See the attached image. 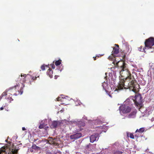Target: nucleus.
I'll return each instance as SVG.
<instances>
[{
	"instance_id": "5",
	"label": "nucleus",
	"mask_w": 154,
	"mask_h": 154,
	"mask_svg": "<svg viewBox=\"0 0 154 154\" xmlns=\"http://www.w3.org/2000/svg\"><path fill=\"white\" fill-rule=\"evenodd\" d=\"M145 47L149 49L152 48L154 45V38L150 37L145 40L144 43Z\"/></svg>"
},
{
	"instance_id": "15",
	"label": "nucleus",
	"mask_w": 154,
	"mask_h": 154,
	"mask_svg": "<svg viewBox=\"0 0 154 154\" xmlns=\"http://www.w3.org/2000/svg\"><path fill=\"white\" fill-rule=\"evenodd\" d=\"M31 147L32 149L37 151L41 150V147L37 146L35 144H33Z\"/></svg>"
},
{
	"instance_id": "16",
	"label": "nucleus",
	"mask_w": 154,
	"mask_h": 154,
	"mask_svg": "<svg viewBox=\"0 0 154 154\" xmlns=\"http://www.w3.org/2000/svg\"><path fill=\"white\" fill-rule=\"evenodd\" d=\"M145 130V128H140L139 129H137L136 131L135 132V133H137L138 132L139 133H142Z\"/></svg>"
},
{
	"instance_id": "14",
	"label": "nucleus",
	"mask_w": 154,
	"mask_h": 154,
	"mask_svg": "<svg viewBox=\"0 0 154 154\" xmlns=\"http://www.w3.org/2000/svg\"><path fill=\"white\" fill-rule=\"evenodd\" d=\"M47 74L50 78H52V77L53 71L51 70V69L49 68L48 69L47 72Z\"/></svg>"
},
{
	"instance_id": "13",
	"label": "nucleus",
	"mask_w": 154,
	"mask_h": 154,
	"mask_svg": "<svg viewBox=\"0 0 154 154\" xmlns=\"http://www.w3.org/2000/svg\"><path fill=\"white\" fill-rule=\"evenodd\" d=\"M119 49L116 47H113L112 51V54H116L119 53Z\"/></svg>"
},
{
	"instance_id": "30",
	"label": "nucleus",
	"mask_w": 154,
	"mask_h": 154,
	"mask_svg": "<svg viewBox=\"0 0 154 154\" xmlns=\"http://www.w3.org/2000/svg\"><path fill=\"white\" fill-rule=\"evenodd\" d=\"M99 57V56L98 55H97L95 57H93V58H94V60H96V57Z\"/></svg>"
},
{
	"instance_id": "3",
	"label": "nucleus",
	"mask_w": 154,
	"mask_h": 154,
	"mask_svg": "<svg viewBox=\"0 0 154 154\" xmlns=\"http://www.w3.org/2000/svg\"><path fill=\"white\" fill-rule=\"evenodd\" d=\"M142 101V99L140 95L139 94L135 96L134 101L135 105L139 107V109L141 108L143 106Z\"/></svg>"
},
{
	"instance_id": "19",
	"label": "nucleus",
	"mask_w": 154,
	"mask_h": 154,
	"mask_svg": "<svg viewBox=\"0 0 154 154\" xmlns=\"http://www.w3.org/2000/svg\"><path fill=\"white\" fill-rule=\"evenodd\" d=\"M61 60H58L56 61L55 62V64L56 66H58L61 64Z\"/></svg>"
},
{
	"instance_id": "33",
	"label": "nucleus",
	"mask_w": 154,
	"mask_h": 154,
	"mask_svg": "<svg viewBox=\"0 0 154 154\" xmlns=\"http://www.w3.org/2000/svg\"><path fill=\"white\" fill-rule=\"evenodd\" d=\"M22 129L23 131H25L26 130V129L25 128V127H23L22 128Z\"/></svg>"
},
{
	"instance_id": "31",
	"label": "nucleus",
	"mask_w": 154,
	"mask_h": 154,
	"mask_svg": "<svg viewBox=\"0 0 154 154\" xmlns=\"http://www.w3.org/2000/svg\"><path fill=\"white\" fill-rule=\"evenodd\" d=\"M115 45L116 46L115 47H116V48H118V49H119V45L118 44H115Z\"/></svg>"
},
{
	"instance_id": "10",
	"label": "nucleus",
	"mask_w": 154,
	"mask_h": 154,
	"mask_svg": "<svg viewBox=\"0 0 154 154\" xmlns=\"http://www.w3.org/2000/svg\"><path fill=\"white\" fill-rule=\"evenodd\" d=\"M60 124V122L58 121H54L52 122L50 126L51 128H56L58 125Z\"/></svg>"
},
{
	"instance_id": "27",
	"label": "nucleus",
	"mask_w": 154,
	"mask_h": 154,
	"mask_svg": "<svg viewBox=\"0 0 154 154\" xmlns=\"http://www.w3.org/2000/svg\"><path fill=\"white\" fill-rule=\"evenodd\" d=\"M105 85H107V84L104 82L102 84V86L103 87V88L105 90Z\"/></svg>"
},
{
	"instance_id": "7",
	"label": "nucleus",
	"mask_w": 154,
	"mask_h": 154,
	"mask_svg": "<svg viewBox=\"0 0 154 154\" xmlns=\"http://www.w3.org/2000/svg\"><path fill=\"white\" fill-rule=\"evenodd\" d=\"M99 134L97 133L94 134L90 137V141L91 143L97 140L99 138Z\"/></svg>"
},
{
	"instance_id": "34",
	"label": "nucleus",
	"mask_w": 154,
	"mask_h": 154,
	"mask_svg": "<svg viewBox=\"0 0 154 154\" xmlns=\"http://www.w3.org/2000/svg\"><path fill=\"white\" fill-rule=\"evenodd\" d=\"M3 109H4V107H2L0 108V110H3Z\"/></svg>"
},
{
	"instance_id": "9",
	"label": "nucleus",
	"mask_w": 154,
	"mask_h": 154,
	"mask_svg": "<svg viewBox=\"0 0 154 154\" xmlns=\"http://www.w3.org/2000/svg\"><path fill=\"white\" fill-rule=\"evenodd\" d=\"M82 137V134L81 133H78L70 136V138L71 139L76 140Z\"/></svg>"
},
{
	"instance_id": "20",
	"label": "nucleus",
	"mask_w": 154,
	"mask_h": 154,
	"mask_svg": "<svg viewBox=\"0 0 154 154\" xmlns=\"http://www.w3.org/2000/svg\"><path fill=\"white\" fill-rule=\"evenodd\" d=\"M10 95H11V94H8V96L9 97L7 98V100H9V102L11 103V101H12L13 100L12 98L11 97H10Z\"/></svg>"
},
{
	"instance_id": "36",
	"label": "nucleus",
	"mask_w": 154,
	"mask_h": 154,
	"mask_svg": "<svg viewBox=\"0 0 154 154\" xmlns=\"http://www.w3.org/2000/svg\"><path fill=\"white\" fill-rule=\"evenodd\" d=\"M129 133H127V136L128 137H129Z\"/></svg>"
},
{
	"instance_id": "6",
	"label": "nucleus",
	"mask_w": 154,
	"mask_h": 154,
	"mask_svg": "<svg viewBox=\"0 0 154 154\" xmlns=\"http://www.w3.org/2000/svg\"><path fill=\"white\" fill-rule=\"evenodd\" d=\"M26 75L22 74L20 76L19 75L18 77L16 78L15 81L16 82H19L22 85V86L24 87V83L26 81H27V78H26Z\"/></svg>"
},
{
	"instance_id": "26",
	"label": "nucleus",
	"mask_w": 154,
	"mask_h": 154,
	"mask_svg": "<svg viewBox=\"0 0 154 154\" xmlns=\"http://www.w3.org/2000/svg\"><path fill=\"white\" fill-rule=\"evenodd\" d=\"M129 137L130 138L132 139H134V135L132 133H130L129 134Z\"/></svg>"
},
{
	"instance_id": "4",
	"label": "nucleus",
	"mask_w": 154,
	"mask_h": 154,
	"mask_svg": "<svg viewBox=\"0 0 154 154\" xmlns=\"http://www.w3.org/2000/svg\"><path fill=\"white\" fill-rule=\"evenodd\" d=\"M131 107L123 104L120 106L119 110L120 113L127 114L131 112Z\"/></svg>"
},
{
	"instance_id": "12",
	"label": "nucleus",
	"mask_w": 154,
	"mask_h": 154,
	"mask_svg": "<svg viewBox=\"0 0 154 154\" xmlns=\"http://www.w3.org/2000/svg\"><path fill=\"white\" fill-rule=\"evenodd\" d=\"M136 111L134 110L128 116V117L129 118H134L136 116Z\"/></svg>"
},
{
	"instance_id": "18",
	"label": "nucleus",
	"mask_w": 154,
	"mask_h": 154,
	"mask_svg": "<svg viewBox=\"0 0 154 154\" xmlns=\"http://www.w3.org/2000/svg\"><path fill=\"white\" fill-rule=\"evenodd\" d=\"M108 59L110 60H115V57L114 54H111V55H110L108 57Z\"/></svg>"
},
{
	"instance_id": "24",
	"label": "nucleus",
	"mask_w": 154,
	"mask_h": 154,
	"mask_svg": "<svg viewBox=\"0 0 154 154\" xmlns=\"http://www.w3.org/2000/svg\"><path fill=\"white\" fill-rule=\"evenodd\" d=\"M45 127V126L44 124H40L39 126V128L40 129L44 128Z\"/></svg>"
},
{
	"instance_id": "23",
	"label": "nucleus",
	"mask_w": 154,
	"mask_h": 154,
	"mask_svg": "<svg viewBox=\"0 0 154 154\" xmlns=\"http://www.w3.org/2000/svg\"><path fill=\"white\" fill-rule=\"evenodd\" d=\"M24 87H23L22 86V85H21V88L20 89V91H18L19 92V93H20V94H22L23 93V88Z\"/></svg>"
},
{
	"instance_id": "1",
	"label": "nucleus",
	"mask_w": 154,
	"mask_h": 154,
	"mask_svg": "<svg viewBox=\"0 0 154 154\" xmlns=\"http://www.w3.org/2000/svg\"><path fill=\"white\" fill-rule=\"evenodd\" d=\"M118 67L120 68L119 74L121 76L117 85L119 90L124 88L129 89L136 93L138 91L139 85L137 83L133 75H132L126 68V64L123 61H118L117 63Z\"/></svg>"
},
{
	"instance_id": "35",
	"label": "nucleus",
	"mask_w": 154,
	"mask_h": 154,
	"mask_svg": "<svg viewBox=\"0 0 154 154\" xmlns=\"http://www.w3.org/2000/svg\"><path fill=\"white\" fill-rule=\"evenodd\" d=\"M60 97H58L57 98V100L58 101H59L60 100Z\"/></svg>"
},
{
	"instance_id": "17",
	"label": "nucleus",
	"mask_w": 154,
	"mask_h": 154,
	"mask_svg": "<svg viewBox=\"0 0 154 154\" xmlns=\"http://www.w3.org/2000/svg\"><path fill=\"white\" fill-rule=\"evenodd\" d=\"M146 47H143L142 46H140V47L138 48V50L140 51L143 52L145 51V49L146 48Z\"/></svg>"
},
{
	"instance_id": "38",
	"label": "nucleus",
	"mask_w": 154,
	"mask_h": 154,
	"mask_svg": "<svg viewBox=\"0 0 154 154\" xmlns=\"http://www.w3.org/2000/svg\"><path fill=\"white\" fill-rule=\"evenodd\" d=\"M14 94L15 95H17V94H16L15 93H14Z\"/></svg>"
},
{
	"instance_id": "11",
	"label": "nucleus",
	"mask_w": 154,
	"mask_h": 154,
	"mask_svg": "<svg viewBox=\"0 0 154 154\" xmlns=\"http://www.w3.org/2000/svg\"><path fill=\"white\" fill-rule=\"evenodd\" d=\"M48 142L50 144H53L55 145H57V143L56 142L55 139H53L52 137L49 138Z\"/></svg>"
},
{
	"instance_id": "22",
	"label": "nucleus",
	"mask_w": 154,
	"mask_h": 154,
	"mask_svg": "<svg viewBox=\"0 0 154 154\" xmlns=\"http://www.w3.org/2000/svg\"><path fill=\"white\" fill-rule=\"evenodd\" d=\"M124 152V150H123L122 151H121L118 150L114 152V154H122Z\"/></svg>"
},
{
	"instance_id": "2",
	"label": "nucleus",
	"mask_w": 154,
	"mask_h": 154,
	"mask_svg": "<svg viewBox=\"0 0 154 154\" xmlns=\"http://www.w3.org/2000/svg\"><path fill=\"white\" fill-rule=\"evenodd\" d=\"M19 83H18V84H17V85L14 87H11L7 89L0 96V100H1L3 97L6 96L7 95L11 94L12 95L11 93H13L14 92L16 91V89L17 87L18 88H19Z\"/></svg>"
},
{
	"instance_id": "8",
	"label": "nucleus",
	"mask_w": 154,
	"mask_h": 154,
	"mask_svg": "<svg viewBox=\"0 0 154 154\" xmlns=\"http://www.w3.org/2000/svg\"><path fill=\"white\" fill-rule=\"evenodd\" d=\"M37 78V77L35 76H33L30 75L28 74L27 75L26 77V78H27V80H29L28 83L29 85H31L32 82L34 81H35V80H36Z\"/></svg>"
},
{
	"instance_id": "37",
	"label": "nucleus",
	"mask_w": 154,
	"mask_h": 154,
	"mask_svg": "<svg viewBox=\"0 0 154 154\" xmlns=\"http://www.w3.org/2000/svg\"><path fill=\"white\" fill-rule=\"evenodd\" d=\"M30 151L31 152H33V150L32 149V150L31 149Z\"/></svg>"
},
{
	"instance_id": "29",
	"label": "nucleus",
	"mask_w": 154,
	"mask_h": 154,
	"mask_svg": "<svg viewBox=\"0 0 154 154\" xmlns=\"http://www.w3.org/2000/svg\"><path fill=\"white\" fill-rule=\"evenodd\" d=\"M79 123L81 124L82 126H84L85 125V123L84 122H79Z\"/></svg>"
},
{
	"instance_id": "21",
	"label": "nucleus",
	"mask_w": 154,
	"mask_h": 154,
	"mask_svg": "<svg viewBox=\"0 0 154 154\" xmlns=\"http://www.w3.org/2000/svg\"><path fill=\"white\" fill-rule=\"evenodd\" d=\"M18 151V149H15L14 150V149H12L11 151L12 153H11V154H16Z\"/></svg>"
},
{
	"instance_id": "25",
	"label": "nucleus",
	"mask_w": 154,
	"mask_h": 154,
	"mask_svg": "<svg viewBox=\"0 0 154 154\" xmlns=\"http://www.w3.org/2000/svg\"><path fill=\"white\" fill-rule=\"evenodd\" d=\"M45 66H47L45 65H43L41 66V68L42 70H44L45 69Z\"/></svg>"
},
{
	"instance_id": "28",
	"label": "nucleus",
	"mask_w": 154,
	"mask_h": 154,
	"mask_svg": "<svg viewBox=\"0 0 154 154\" xmlns=\"http://www.w3.org/2000/svg\"><path fill=\"white\" fill-rule=\"evenodd\" d=\"M54 61L53 62V63L51 64V67L53 69H54L55 67L54 65Z\"/></svg>"
},
{
	"instance_id": "39",
	"label": "nucleus",
	"mask_w": 154,
	"mask_h": 154,
	"mask_svg": "<svg viewBox=\"0 0 154 154\" xmlns=\"http://www.w3.org/2000/svg\"><path fill=\"white\" fill-rule=\"evenodd\" d=\"M132 74H134H134H135V72H132Z\"/></svg>"
},
{
	"instance_id": "32",
	"label": "nucleus",
	"mask_w": 154,
	"mask_h": 154,
	"mask_svg": "<svg viewBox=\"0 0 154 154\" xmlns=\"http://www.w3.org/2000/svg\"><path fill=\"white\" fill-rule=\"evenodd\" d=\"M133 67H134L135 68H136L137 69V66L136 65H133L132 66Z\"/></svg>"
},
{
	"instance_id": "40",
	"label": "nucleus",
	"mask_w": 154,
	"mask_h": 154,
	"mask_svg": "<svg viewBox=\"0 0 154 154\" xmlns=\"http://www.w3.org/2000/svg\"><path fill=\"white\" fill-rule=\"evenodd\" d=\"M2 152H0V154H1Z\"/></svg>"
}]
</instances>
